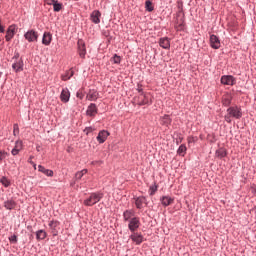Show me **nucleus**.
Returning a JSON list of instances; mask_svg holds the SVG:
<instances>
[{"mask_svg": "<svg viewBox=\"0 0 256 256\" xmlns=\"http://www.w3.org/2000/svg\"><path fill=\"white\" fill-rule=\"evenodd\" d=\"M60 99L62 103H69V99H71V92H69V89L65 88L62 90Z\"/></svg>", "mask_w": 256, "mask_h": 256, "instance_id": "9b49d317", "label": "nucleus"}, {"mask_svg": "<svg viewBox=\"0 0 256 256\" xmlns=\"http://www.w3.org/2000/svg\"><path fill=\"white\" fill-rule=\"evenodd\" d=\"M93 131H95L93 127H87L86 129H84V133H86V135H89V133H93Z\"/></svg>", "mask_w": 256, "mask_h": 256, "instance_id": "e433bc0d", "label": "nucleus"}, {"mask_svg": "<svg viewBox=\"0 0 256 256\" xmlns=\"http://www.w3.org/2000/svg\"><path fill=\"white\" fill-rule=\"evenodd\" d=\"M223 105H225L226 107H228V105H231V96L227 95L223 97L222 100Z\"/></svg>", "mask_w": 256, "mask_h": 256, "instance_id": "c756f323", "label": "nucleus"}, {"mask_svg": "<svg viewBox=\"0 0 256 256\" xmlns=\"http://www.w3.org/2000/svg\"><path fill=\"white\" fill-rule=\"evenodd\" d=\"M57 0H46L47 5H53Z\"/></svg>", "mask_w": 256, "mask_h": 256, "instance_id": "37998d69", "label": "nucleus"}, {"mask_svg": "<svg viewBox=\"0 0 256 256\" xmlns=\"http://www.w3.org/2000/svg\"><path fill=\"white\" fill-rule=\"evenodd\" d=\"M73 75H75V72L73 71V69L68 70L66 74L62 75V81H69V79H71Z\"/></svg>", "mask_w": 256, "mask_h": 256, "instance_id": "4be33fe9", "label": "nucleus"}, {"mask_svg": "<svg viewBox=\"0 0 256 256\" xmlns=\"http://www.w3.org/2000/svg\"><path fill=\"white\" fill-rule=\"evenodd\" d=\"M3 75V72H0V77Z\"/></svg>", "mask_w": 256, "mask_h": 256, "instance_id": "864d4df0", "label": "nucleus"}, {"mask_svg": "<svg viewBox=\"0 0 256 256\" xmlns=\"http://www.w3.org/2000/svg\"><path fill=\"white\" fill-rule=\"evenodd\" d=\"M51 41H53V35L49 32H45L42 38L43 45H51Z\"/></svg>", "mask_w": 256, "mask_h": 256, "instance_id": "dca6fc26", "label": "nucleus"}, {"mask_svg": "<svg viewBox=\"0 0 256 256\" xmlns=\"http://www.w3.org/2000/svg\"><path fill=\"white\" fill-rule=\"evenodd\" d=\"M145 9H146V11H149V12H151V11H153V2H151L150 0H147L146 2H145Z\"/></svg>", "mask_w": 256, "mask_h": 256, "instance_id": "c85d7f7f", "label": "nucleus"}, {"mask_svg": "<svg viewBox=\"0 0 256 256\" xmlns=\"http://www.w3.org/2000/svg\"><path fill=\"white\" fill-rule=\"evenodd\" d=\"M90 19H91V22L95 23L96 25L101 23V12H99V10H94L91 13Z\"/></svg>", "mask_w": 256, "mask_h": 256, "instance_id": "9d476101", "label": "nucleus"}, {"mask_svg": "<svg viewBox=\"0 0 256 256\" xmlns=\"http://www.w3.org/2000/svg\"><path fill=\"white\" fill-rule=\"evenodd\" d=\"M29 161H33V156H30L28 163H29Z\"/></svg>", "mask_w": 256, "mask_h": 256, "instance_id": "8fccbe9b", "label": "nucleus"}, {"mask_svg": "<svg viewBox=\"0 0 256 256\" xmlns=\"http://www.w3.org/2000/svg\"><path fill=\"white\" fill-rule=\"evenodd\" d=\"M227 113L230 117H234V119H241L243 117V113L239 107H230L227 109Z\"/></svg>", "mask_w": 256, "mask_h": 256, "instance_id": "f03ea898", "label": "nucleus"}, {"mask_svg": "<svg viewBox=\"0 0 256 256\" xmlns=\"http://www.w3.org/2000/svg\"><path fill=\"white\" fill-rule=\"evenodd\" d=\"M97 111V105H95V103H91L87 108L86 115L89 117H95Z\"/></svg>", "mask_w": 256, "mask_h": 256, "instance_id": "ddd939ff", "label": "nucleus"}, {"mask_svg": "<svg viewBox=\"0 0 256 256\" xmlns=\"http://www.w3.org/2000/svg\"><path fill=\"white\" fill-rule=\"evenodd\" d=\"M88 101H97L99 99V92L95 90H90L86 96Z\"/></svg>", "mask_w": 256, "mask_h": 256, "instance_id": "2eb2a0df", "label": "nucleus"}, {"mask_svg": "<svg viewBox=\"0 0 256 256\" xmlns=\"http://www.w3.org/2000/svg\"><path fill=\"white\" fill-rule=\"evenodd\" d=\"M12 69L15 73H21L23 71V60L19 59L18 61L12 64Z\"/></svg>", "mask_w": 256, "mask_h": 256, "instance_id": "f8f14e48", "label": "nucleus"}, {"mask_svg": "<svg viewBox=\"0 0 256 256\" xmlns=\"http://www.w3.org/2000/svg\"><path fill=\"white\" fill-rule=\"evenodd\" d=\"M147 103H149L148 100H143V101L140 103V105H147Z\"/></svg>", "mask_w": 256, "mask_h": 256, "instance_id": "09e8293b", "label": "nucleus"}, {"mask_svg": "<svg viewBox=\"0 0 256 256\" xmlns=\"http://www.w3.org/2000/svg\"><path fill=\"white\" fill-rule=\"evenodd\" d=\"M159 45L162 49H169L171 47V42L169 41V38H161Z\"/></svg>", "mask_w": 256, "mask_h": 256, "instance_id": "6ab92c4d", "label": "nucleus"}, {"mask_svg": "<svg viewBox=\"0 0 256 256\" xmlns=\"http://www.w3.org/2000/svg\"><path fill=\"white\" fill-rule=\"evenodd\" d=\"M30 165H33L34 169H37V164H35V162L33 161H29Z\"/></svg>", "mask_w": 256, "mask_h": 256, "instance_id": "49530a36", "label": "nucleus"}, {"mask_svg": "<svg viewBox=\"0 0 256 256\" xmlns=\"http://www.w3.org/2000/svg\"><path fill=\"white\" fill-rule=\"evenodd\" d=\"M162 125H166V127L171 125V118L169 117V115H165L162 118Z\"/></svg>", "mask_w": 256, "mask_h": 256, "instance_id": "a878e982", "label": "nucleus"}, {"mask_svg": "<svg viewBox=\"0 0 256 256\" xmlns=\"http://www.w3.org/2000/svg\"><path fill=\"white\" fill-rule=\"evenodd\" d=\"M6 157H7V153L0 151V161H3V159H5Z\"/></svg>", "mask_w": 256, "mask_h": 256, "instance_id": "ea45409f", "label": "nucleus"}, {"mask_svg": "<svg viewBox=\"0 0 256 256\" xmlns=\"http://www.w3.org/2000/svg\"><path fill=\"white\" fill-rule=\"evenodd\" d=\"M78 53L82 59H85V55H87V50L85 48V42L83 40H78Z\"/></svg>", "mask_w": 256, "mask_h": 256, "instance_id": "0eeeda50", "label": "nucleus"}, {"mask_svg": "<svg viewBox=\"0 0 256 256\" xmlns=\"http://www.w3.org/2000/svg\"><path fill=\"white\" fill-rule=\"evenodd\" d=\"M141 225V222L139 221V218L134 217L131 218L129 224H128V229L132 232L135 233V230Z\"/></svg>", "mask_w": 256, "mask_h": 256, "instance_id": "39448f33", "label": "nucleus"}, {"mask_svg": "<svg viewBox=\"0 0 256 256\" xmlns=\"http://www.w3.org/2000/svg\"><path fill=\"white\" fill-rule=\"evenodd\" d=\"M139 93H141L143 91V89H138Z\"/></svg>", "mask_w": 256, "mask_h": 256, "instance_id": "603ef678", "label": "nucleus"}, {"mask_svg": "<svg viewBox=\"0 0 256 256\" xmlns=\"http://www.w3.org/2000/svg\"><path fill=\"white\" fill-rule=\"evenodd\" d=\"M45 237H47V232H45V230H39L37 233H36V238L38 240H43L45 239Z\"/></svg>", "mask_w": 256, "mask_h": 256, "instance_id": "393cba45", "label": "nucleus"}, {"mask_svg": "<svg viewBox=\"0 0 256 256\" xmlns=\"http://www.w3.org/2000/svg\"><path fill=\"white\" fill-rule=\"evenodd\" d=\"M38 171H40V173H43L44 175H46V177H53V170L47 169L42 165L38 166Z\"/></svg>", "mask_w": 256, "mask_h": 256, "instance_id": "a211bd4d", "label": "nucleus"}, {"mask_svg": "<svg viewBox=\"0 0 256 256\" xmlns=\"http://www.w3.org/2000/svg\"><path fill=\"white\" fill-rule=\"evenodd\" d=\"M146 198L141 196V197H137L135 199V205L137 207V209H143V203H145Z\"/></svg>", "mask_w": 256, "mask_h": 256, "instance_id": "412c9836", "label": "nucleus"}, {"mask_svg": "<svg viewBox=\"0 0 256 256\" xmlns=\"http://www.w3.org/2000/svg\"><path fill=\"white\" fill-rule=\"evenodd\" d=\"M24 37L29 43H35L39 39V34L35 30H29L24 34Z\"/></svg>", "mask_w": 256, "mask_h": 256, "instance_id": "7ed1b4c3", "label": "nucleus"}, {"mask_svg": "<svg viewBox=\"0 0 256 256\" xmlns=\"http://www.w3.org/2000/svg\"><path fill=\"white\" fill-rule=\"evenodd\" d=\"M131 211L129 210H126L124 213H123V217H124V221H129V219H131Z\"/></svg>", "mask_w": 256, "mask_h": 256, "instance_id": "72a5a7b5", "label": "nucleus"}, {"mask_svg": "<svg viewBox=\"0 0 256 256\" xmlns=\"http://www.w3.org/2000/svg\"><path fill=\"white\" fill-rule=\"evenodd\" d=\"M112 61H113V63H115L116 65H119V63H121V56H118L117 54H115V55L112 57Z\"/></svg>", "mask_w": 256, "mask_h": 256, "instance_id": "2f4dec72", "label": "nucleus"}, {"mask_svg": "<svg viewBox=\"0 0 256 256\" xmlns=\"http://www.w3.org/2000/svg\"><path fill=\"white\" fill-rule=\"evenodd\" d=\"M53 9L56 13H59L63 9V4L58 3L57 1L53 4Z\"/></svg>", "mask_w": 256, "mask_h": 256, "instance_id": "cd10ccee", "label": "nucleus"}, {"mask_svg": "<svg viewBox=\"0 0 256 256\" xmlns=\"http://www.w3.org/2000/svg\"><path fill=\"white\" fill-rule=\"evenodd\" d=\"M193 141H195L193 137H188V143H193Z\"/></svg>", "mask_w": 256, "mask_h": 256, "instance_id": "de8ad7c7", "label": "nucleus"}, {"mask_svg": "<svg viewBox=\"0 0 256 256\" xmlns=\"http://www.w3.org/2000/svg\"><path fill=\"white\" fill-rule=\"evenodd\" d=\"M9 241L10 243H17V235H12L11 237H9Z\"/></svg>", "mask_w": 256, "mask_h": 256, "instance_id": "4c0bfd02", "label": "nucleus"}, {"mask_svg": "<svg viewBox=\"0 0 256 256\" xmlns=\"http://www.w3.org/2000/svg\"><path fill=\"white\" fill-rule=\"evenodd\" d=\"M19 152H20V150H17L16 148H13L12 151H11V154L15 156V155H19Z\"/></svg>", "mask_w": 256, "mask_h": 256, "instance_id": "79ce46f5", "label": "nucleus"}, {"mask_svg": "<svg viewBox=\"0 0 256 256\" xmlns=\"http://www.w3.org/2000/svg\"><path fill=\"white\" fill-rule=\"evenodd\" d=\"M130 239H132L136 245H141V243H143V236L141 234L134 233L130 236Z\"/></svg>", "mask_w": 256, "mask_h": 256, "instance_id": "f3484780", "label": "nucleus"}, {"mask_svg": "<svg viewBox=\"0 0 256 256\" xmlns=\"http://www.w3.org/2000/svg\"><path fill=\"white\" fill-rule=\"evenodd\" d=\"M221 83H222V85L233 86L237 83V80L235 79V77H233L231 75H224L221 77Z\"/></svg>", "mask_w": 256, "mask_h": 256, "instance_id": "20e7f679", "label": "nucleus"}, {"mask_svg": "<svg viewBox=\"0 0 256 256\" xmlns=\"http://www.w3.org/2000/svg\"><path fill=\"white\" fill-rule=\"evenodd\" d=\"M76 97H78V99H83V97H85V95L83 94V92L78 91V92L76 93Z\"/></svg>", "mask_w": 256, "mask_h": 256, "instance_id": "58836bf2", "label": "nucleus"}, {"mask_svg": "<svg viewBox=\"0 0 256 256\" xmlns=\"http://www.w3.org/2000/svg\"><path fill=\"white\" fill-rule=\"evenodd\" d=\"M49 227L51 229L52 235L56 237L59 234V221L52 220L49 222Z\"/></svg>", "mask_w": 256, "mask_h": 256, "instance_id": "6e6552de", "label": "nucleus"}, {"mask_svg": "<svg viewBox=\"0 0 256 256\" xmlns=\"http://www.w3.org/2000/svg\"><path fill=\"white\" fill-rule=\"evenodd\" d=\"M210 46L212 47V49H219V47H221V41L216 35L212 34L210 36Z\"/></svg>", "mask_w": 256, "mask_h": 256, "instance_id": "1a4fd4ad", "label": "nucleus"}, {"mask_svg": "<svg viewBox=\"0 0 256 256\" xmlns=\"http://www.w3.org/2000/svg\"><path fill=\"white\" fill-rule=\"evenodd\" d=\"M83 175H87V169H83L82 171L77 172L75 175V178L77 180H81V179H83Z\"/></svg>", "mask_w": 256, "mask_h": 256, "instance_id": "bb28decb", "label": "nucleus"}, {"mask_svg": "<svg viewBox=\"0 0 256 256\" xmlns=\"http://www.w3.org/2000/svg\"><path fill=\"white\" fill-rule=\"evenodd\" d=\"M4 207H6V209L11 210V209H15V207H17V204L13 200H8L4 203Z\"/></svg>", "mask_w": 256, "mask_h": 256, "instance_id": "5701e85b", "label": "nucleus"}, {"mask_svg": "<svg viewBox=\"0 0 256 256\" xmlns=\"http://www.w3.org/2000/svg\"><path fill=\"white\" fill-rule=\"evenodd\" d=\"M0 182L2 183V185H4V187H9L11 185V182H9L6 177L1 178Z\"/></svg>", "mask_w": 256, "mask_h": 256, "instance_id": "473e14b6", "label": "nucleus"}, {"mask_svg": "<svg viewBox=\"0 0 256 256\" xmlns=\"http://www.w3.org/2000/svg\"><path fill=\"white\" fill-rule=\"evenodd\" d=\"M101 199H103V193H92L86 200H84V205H86V207H93V205H97Z\"/></svg>", "mask_w": 256, "mask_h": 256, "instance_id": "f257e3e1", "label": "nucleus"}, {"mask_svg": "<svg viewBox=\"0 0 256 256\" xmlns=\"http://www.w3.org/2000/svg\"><path fill=\"white\" fill-rule=\"evenodd\" d=\"M15 33H17V26L15 25L9 26L5 36L6 41H11V39L15 37Z\"/></svg>", "mask_w": 256, "mask_h": 256, "instance_id": "423d86ee", "label": "nucleus"}, {"mask_svg": "<svg viewBox=\"0 0 256 256\" xmlns=\"http://www.w3.org/2000/svg\"><path fill=\"white\" fill-rule=\"evenodd\" d=\"M173 201H174L173 198L169 196H163L161 198V203L164 207H169V205H172Z\"/></svg>", "mask_w": 256, "mask_h": 256, "instance_id": "aec40b11", "label": "nucleus"}, {"mask_svg": "<svg viewBox=\"0 0 256 256\" xmlns=\"http://www.w3.org/2000/svg\"><path fill=\"white\" fill-rule=\"evenodd\" d=\"M178 155H181L182 157H185V153H187V146L184 144L180 145L177 150Z\"/></svg>", "mask_w": 256, "mask_h": 256, "instance_id": "b1692460", "label": "nucleus"}, {"mask_svg": "<svg viewBox=\"0 0 256 256\" xmlns=\"http://www.w3.org/2000/svg\"><path fill=\"white\" fill-rule=\"evenodd\" d=\"M0 33H5V27L1 25V20H0Z\"/></svg>", "mask_w": 256, "mask_h": 256, "instance_id": "c03bdc74", "label": "nucleus"}, {"mask_svg": "<svg viewBox=\"0 0 256 256\" xmlns=\"http://www.w3.org/2000/svg\"><path fill=\"white\" fill-rule=\"evenodd\" d=\"M216 155H217V157H220V159H223V157L227 156V152H225V150H223V149H220V150L216 151Z\"/></svg>", "mask_w": 256, "mask_h": 256, "instance_id": "7c9ffc66", "label": "nucleus"}, {"mask_svg": "<svg viewBox=\"0 0 256 256\" xmlns=\"http://www.w3.org/2000/svg\"><path fill=\"white\" fill-rule=\"evenodd\" d=\"M19 133V125L14 124V135H17Z\"/></svg>", "mask_w": 256, "mask_h": 256, "instance_id": "a19ab883", "label": "nucleus"}, {"mask_svg": "<svg viewBox=\"0 0 256 256\" xmlns=\"http://www.w3.org/2000/svg\"><path fill=\"white\" fill-rule=\"evenodd\" d=\"M107 137H109V132H107V130H102L98 133L96 139L98 143H103L104 141H107Z\"/></svg>", "mask_w": 256, "mask_h": 256, "instance_id": "4468645a", "label": "nucleus"}, {"mask_svg": "<svg viewBox=\"0 0 256 256\" xmlns=\"http://www.w3.org/2000/svg\"><path fill=\"white\" fill-rule=\"evenodd\" d=\"M157 193V185L150 186V195L153 196Z\"/></svg>", "mask_w": 256, "mask_h": 256, "instance_id": "c9c22d12", "label": "nucleus"}, {"mask_svg": "<svg viewBox=\"0 0 256 256\" xmlns=\"http://www.w3.org/2000/svg\"><path fill=\"white\" fill-rule=\"evenodd\" d=\"M225 121H227V123H231V115L225 116Z\"/></svg>", "mask_w": 256, "mask_h": 256, "instance_id": "a18cd8bd", "label": "nucleus"}, {"mask_svg": "<svg viewBox=\"0 0 256 256\" xmlns=\"http://www.w3.org/2000/svg\"><path fill=\"white\" fill-rule=\"evenodd\" d=\"M15 59H19V54H16V55H15Z\"/></svg>", "mask_w": 256, "mask_h": 256, "instance_id": "3c124183", "label": "nucleus"}, {"mask_svg": "<svg viewBox=\"0 0 256 256\" xmlns=\"http://www.w3.org/2000/svg\"><path fill=\"white\" fill-rule=\"evenodd\" d=\"M14 149L21 151L23 149V142L21 141H16Z\"/></svg>", "mask_w": 256, "mask_h": 256, "instance_id": "f704fd0d", "label": "nucleus"}]
</instances>
